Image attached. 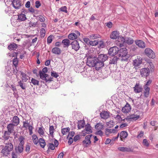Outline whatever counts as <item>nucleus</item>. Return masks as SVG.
Masks as SVG:
<instances>
[{"label":"nucleus","mask_w":158,"mask_h":158,"mask_svg":"<svg viewBox=\"0 0 158 158\" xmlns=\"http://www.w3.org/2000/svg\"><path fill=\"white\" fill-rule=\"evenodd\" d=\"M139 118V116L137 114H133L130 116L129 118H127L128 121L129 119H131L132 121H136Z\"/></svg>","instance_id":"33"},{"label":"nucleus","mask_w":158,"mask_h":158,"mask_svg":"<svg viewBox=\"0 0 158 158\" xmlns=\"http://www.w3.org/2000/svg\"><path fill=\"white\" fill-rule=\"evenodd\" d=\"M38 132L40 135H43L44 134V131L41 127L39 128L38 130Z\"/></svg>","instance_id":"60"},{"label":"nucleus","mask_w":158,"mask_h":158,"mask_svg":"<svg viewBox=\"0 0 158 158\" xmlns=\"http://www.w3.org/2000/svg\"><path fill=\"white\" fill-rule=\"evenodd\" d=\"M144 96L145 98L148 97L150 93V88L149 86H144Z\"/></svg>","instance_id":"23"},{"label":"nucleus","mask_w":158,"mask_h":158,"mask_svg":"<svg viewBox=\"0 0 158 158\" xmlns=\"http://www.w3.org/2000/svg\"><path fill=\"white\" fill-rule=\"evenodd\" d=\"M143 144L144 146L146 147H148L149 145V143L146 139H144L143 140Z\"/></svg>","instance_id":"45"},{"label":"nucleus","mask_w":158,"mask_h":158,"mask_svg":"<svg viewBox=\"0 0 158 158\" xmlns=\"http://www.w3.org/2000/svg\"><path fill=\"white\" fill-rule=\"evenodd\" d=\"M119 33L117 31H113L110 35V37L113 40H116L119 36Z\"/></svg>","instance_id":"19"},{"label":"nucleus","mask_w":158,"mask_h":158,"mask_svg":"<svg viewBox=\"0 0 158 158\" xmlns=\"http://www.w3.org/2000/svg\"><path fill=\"white\" fill-rule=\"evenodd\" d=\"M118 58L117 57L114 56L113 57L110 61V64H115L117 63V61Z\"/></svg>","instance_id":"40"},{"label":"nucleus","mask_w":158,"mask_h":158,"mask_svg":"<svg viewBox=\"0 0 158 158\" xmlns=\"http://www.w3.org/2000/svg\"><path fill=\"white\" fill-rule=\"evenodd\" d=\"M97 60V58L94 57L92 55H89L87 56V64L90 67H94Z\"/></svg>","instance_id":"4"},{"label":"nucleus","mask_w":158,"mask_h":158,"mask_svg":"<svg viewBox=\"0 0 158 158\" xmlns=\"http://www.w3.org/2000/svg\"><path fill=\"white\" fill-rule=\"evenodd\" d=\"M89 44L91 45L95 46L98 45V42L96 40H94V41H90L89 42Z\"/></svg>","instance_id":"49"},{"label":"nucleus","mask_w":158,"mask_h":158,"mask_svg":"<svg viewBox=\"0 0 158 158\" xmlns=\"http://www.w3.org/2000/svg\"><path fill=\"white\" fill-rule=\"evenodd\" d=\"M39 142L42 148H44L45 146V145L46 143L44 139L41 138H40L39 140Z\"/></svg>","instance_id":"38"},{"label":"nucleus","mask_w":158,"mask_h":158,"mask_svg":"<svg viewBox=\"0 0 158 158\" xmlns=\"http://www.w3.org/2000/svg\"><path fill=\"white\" fill-rule=\"evenodd\" d=\"M100 36V35L97 34H92L89 35V38L91 39H94L99 38Z\"/></svg>","instance_id":"44"},{"label":"nucleus","mask_w":158,"mask_h":158,"mask_svg":"<svg viewBox=\"0 0 158 158\" xmlns=\"http://www.w3.org/2000/svg\"><path fill=\"white\" fill-rule=\"evenodd\" d=\"M134 91L135 93H141L142 91L143 88L142 86L139 83H137L135 86L133 88Z\"/></svg>","instance_id":"13"},{"label":"nucleus","mask_w":158,"mask_h":158,"mask_svg":"<svg viewBox=\"0 0 158 158\" xmlns=\"http://www.w3.org/2000/svg\"><path fill=\"white\" fill-rule=\"evenodd\" d=\"M36 19L41 22H44L45 21V19L44 17L41 15H39L37 16Z\"/></svg>","instance_id":"50"},{"label":"nucleus","mask_w":158,"mask_h":158,"mask_svg":"<svg viewBox=\"0 0 158 158\" xmlns=\"http://www.w3.org/2000/svg\"><path fill=\"white\" fill-rule=\"evenodd\" d=\"M12 158H17V155L14 152H12Z\"/></svg>","instance_id":"64"},{"label":"nucleus","mask_w":158,"mask_h":158,"mask_svg":"<svg viewBox=\"0 0 158 158\" xmlns=\"http://www.w3.org/2000/svg\"><path fill=\"white\" fill-rule=\"evenodd\" d=\"M13 64L15 65V67H16L17 65L18 64V60L17 58H14L13 60Z\"/></svg>","instance_id":"51"},{"label":"nucleus","mask_w":158,"mask_h":158,"mask_svg":"<svg viewBox=\"0 0 158 158\" xmlns=\"http://www.w3.org/2000/svg\"><path fill=\"white\" fill-rule=\"evenodd\" d=\"M67 9V7L64 6L60 8L58 10V11L59 12H62L67 13L68 12Z\"/></svg>","instance_id":"39"},{"label":"nucleus","mask_w":158,"mask_h":158,"mask_svg":"<svg viewBox=\"0 0 158 158\" xmlns=\"http://www.w3.org/2000/svg\"><path fill=\"white\" fill-rule=\"evenodd\" d=\"M41 4L40 2L39 1H36L35 2V7L38 8L40 6Z\"/></svg>","instance_id":"58"},{"label":"nucleus","mask_w":158,"mask_h":158,"mask_svg":"<svg viewBox=\"0 0 158 158\" xmlns=\"http://www.w3.org/2000/svg\"><path fill=\"white\" fill-rule=\"evenodd\" d=\"M142 58L140 56H137L133 61L132 64L134 66V68L136 69L137 67L139 66L142 64Z\"/></svg>","instance_id":"6"},{"label":"nucleus","mask_w":158,"mask_h":158,"mask_svg":"<svg viewBox=\"0 0 158 158\" xmlns=\"http://www.w3.org/2000/svg\"><path fill=\"white\" fill-rule=\"evenodd\" d=\"M72 46V48L76 51L78 50L80 47L79 43L77 40L73 41L71 44Z\"/></svg>","instance_id":"14"},{"label":"nucleus","mask_w":158,"mask_h":158,"mask_svg":"<svg viewBox=\"0 0 158 158\" xmlns=\"http://www.w3.org/2000/svg\"><path fill=\"white\" fill-rule=\"evenodd\" d=\"M45 31L44 28H42L41 29L40 31V33L41 37H44L45 35Z\"/></svg>","instance_id":"52"},{"label":"nucleus","mask_w":158,"mask_h":158,"mask_svg":"<svg viewBox=\"0 0 158 158\" xmlns=\"http://www.w3.org/2000/svg\"><path fill=\"white\" fill-rule=\"evenodd\" d=\"M24 138L22 136H21L19 138V141L20 142L19 143L18 147H16L15 148V150L17 152L19 153H22L23 150V145L24 144Z\"/></svg>","instance_id":"5"},{"label":"nucleus","mask_w":158,"mask_h":158,"mask_svg":"<svg viewBox=\"0 0 158 158\" xmlns=\"http://www.w3.org/2000/svg\"><path fill=\"white\" fill-rule=\"evenodd\" d=\"M18 86H19L23 90L26 89V85L25 84H23V81L20 80L18 82Z\"/></svg>","instance_id":"41"},{"label":"nucleus","mask_w":158,"mask_h":158,"mask_svg":"<svg viewBox=\"0 0 158 158\" xmlns=\"http://www.w3.org/2000/svg\"><path fill=\"white\" fill-rule=\"evenodd\" d=\"M70 131L69 127L63 128L61 129V132L63 135H66Z\"/></svg>","instance_id":"42"},{"label":"nucleus","mask_w":158,"mask_h":158,"mask_svg":"<svg viewBox=\"0 0 158 158\" xmlns=\"http://www.w3.org/2000/svg\"><path fill=\"white\" fill-rule=\"evenodd\" d=\"M107 58L106 55L101 54L98 56L97 58V60L103 63L107 59Z\"/></svg>","instance_id":"22"},{"label":"nucleus","mask_w":158,"mask_h":158,"mask_svg":"<svg viewBox=\"0 0 158 158\" xmlns=\"http://www.w3.org/2000/svg\"><path fill=\"white\" fill-rule=\"evenodd\" d=\"M104 127V124L100 122L98 123L95 126V128L96 130H103Z\"/></svg>","instance_id":"26"},{"label":"nucleus","mask_w":158,"mask_h":158,"mask_svg":"<svg viewBox=\"0 0 158 158\" xmlns=\"http://www.w3.org/2000/svg\"><path fill=\"white\" fill-rule=\"evenodd\" d=\"M52 52L54 54L59 55L61 53V51L60 48L55 47L52 49Z\"/></svg>","instance_id":"31"},{"label":"nucleus","mask_w":158,"mask_h":158,"mask_svg":"<svg viewBox=\"0 0 158 158\" xmlns=\"http://www.w3.org/2000/svg\"><path fill=\"white\" fill-rule=\"evenodd\" d=\"M51 76L55 78H57L58 76V75L56 72L53 71L51 72Z\"/></svg>","instance_id":"55"},{"label":"nucleus","mask_w":158,"mask_h":158,"mask_svg":"<svg viewBox=\"0 0 158 158\" xmlns=\"http://www.w3.org/2000/svg\"><path fill=\"white\" fill-rule=\"evenodd\" d=\"M118 48L116 46H114L110 48L108 51L109 54L112 56L116 55L119 51Z\"/></svg>","instance_id":"11"},{"label":"nucleus","mask_w":158,"mask_h":158,"mask_svg":"<svg viewBox=\"0 0 158 158\" xmlns=\"http://www.w3.org/2000/svg\"><path fill=\"white\" fill-rule=\"evenodd\" d=\"M12 123L15 126L18 125L19 123V119L17 116H15L11 120Z\"/></svg>","instance_id":"24"},{"label":"nucleus","mask_w":158,"mask_h":158,"mask_svg":"<svg viewBox=\"0 0 158 158\" xmlns=\"http://www.w3.org/2000/svg\"><path fill=\"white\" fill-rule=\"evenodd\" d=\"M91 135H88L86 136L85 139L82 141V144L85 147H88L91 144L90 138Z\"/></svg>","instance_id":"10"},{"label":"nucleus","mask_w":158,"mask_h":158,"mask_svg":"<svg viewBox=\"0 0 158 158\" xmlns=\"http://www.w3.org/2000/svg\"><path fill=\"white\" fill-rule=\"evenodd\" d=\"M85 126V123L82 121H81L79 123L78 125V128L80 129L84 127Z\"/></svg>","instance_id":"48"},{"label":"nucleus","mask_w":158,"mask_h":158,"mask_svg":"<svg viewBox=\"0 0 158 158\" xmlns=\"http://www.w3.org/2000/svg\"><path fill=\"white\" fill-rule=\"evenodd\" d=\"M131 107L130 104L127 103L126 105L123 107L122 111L124 113H127L130 111Z\"/></svg>","instance_id":"17"},{"label":"nucleus","mask_w":158,"mask_h":158,"mask_svg":"<svg viewBox=\"0 0 158 158\" xmlns=\"http://www.w3.org/2000/svg\"><path fill=\"white\" fill-rule=\"evenodd\" d=\"M118 149L119 151L123 152H131L133 151L130 148L121 147L118 148Z\"/></svg>","instance_id":"25"},{"label":"nucleus","mask_w":158,"mask_h":158,"mask_svg":"<svg viewBox=\"0 0 158 158\" xmlns=\"http://www.w3.org/2000/svg\"><path fill=\"white\" fill-rule=\"evenodd\" d=\"M74 134L75 133L74 131H71L70 132H69V133L67 138L69 137H71V138H72V137L74 136Z\"/></svg>","instance_id":"62"},{"label":"nucleus","mask_w":158,"mask_h":158,"mask_svg":"<svg viewBox=\"0 0 158 158\" xmlns=\"http://www.w3.org/2000/svg\"><path fill=\"white\" fill-rule=\"evenodd\" d=\"M125 42V39L122 36H119L118 38L117 44L120 47H122L124 43Z\"/></svg>","instance_id":"16"},{"label":"nucleus","mask_w":158,"mask_h":158,"mask_svg":"<svg viewBox=\"0 0 158 158\" xmlns=\"http://www.w3.org/2000/svg\"><path fill=\"white\" fill-rule=\"evenodd\" d=\"M134 42V40L133 39L127 37L125 39V43L128 44H132Z\"/></svg>","instance_id":"37"},{"label":"nucleus","mask_w":158,"mask_h":158,"mask_svg":"<svg viewBox=\"0 0 158 158\" xmlns=\"http://www.w3.org/2000/svg\"><path fill=\"white\" fill-rule=\"evenodd\" d=\"M84 131L87 134H90L92 132L91 127L89 124H87L85 127Z\"/></svg>","instance_id":"29"},{"label":"nucleus","mask_w":158,"mask_h":158,"mask_svg":"<svg viewBox=\"0 0 158 158\" xmlns=\"http://www.w3.org/2000/svg\"><path fill=\"white\" fill-rule=\"evenodd\" d=\"M23 127L27 129V128L30 125H29V123L28 122V121H23Z\"/></svg>","instance_id":"47"},{"label":"nucleus","mask_w":158,"mask_h":158,"mask_svg":"<svg viewBox=\"0 0 158 158\" xmlns=\"http://www.w3.org/2000/svg\"><path fill=\"white\" fill-rule=\"evenodd\" d=\"M21 75L22 76V80L23 81L26 82L28 80L29 77L26 74L23 73H21Z\"/></svg>","instance_id":"36"},{"label":"nucleus","mask_w":158,"mask_h":158,"mask_svg":"<svg viewBox=\"0 0 158 158\" xmlns=\"http://www.w3.org/2000/svg\"><path fill=\"white\" fill-rule=\"evenodd\" d=\"M12 4L13 7L16 9H19L21 8L23 5L20 0H13Z\"/></svg>","instance_id":"9"},{"label":"nucleus","mask_w":158,"mask_h":158,"mask_svg":"<svg viewBox=\"0 0 158 158\" xmlns=\"http://www.w3.org/2000/svg\"><path fill=\"white\" fill-rule=\"evenodd\" d=\"M75 33H72L70 34L68 36V38L72 40L76 39L77 37L80 35V32L78 31L75 30L74 31Z\"/></svg>","instance_id":"7"},{"label":"nucleus","mask_w":158,"mask_h":158,"mask_svg":"<svg viewBox=\"0 0 158 158\" xmlns=\"http://www.w3.org/2000/svg\"><path fill=\"white\" fill-rule=\"evenodd\" d=\"M6 145L2 148L1 153L3 156H7L10 154V152L13 148L12 144L11 143H5Z\"/></svg>","instance_id":"2"},{"label":"nucleus","mask_w":158,"mask_h":158,"mask_svg":"<svg viewBox=\"0 0 158 158\" xmlns=\"http://www.w3.org/2000/svg\"><path fill=\"white\" fill-rule=\"evenodd\" d=\"M127 136V132L125 131H121L120 134V138L122 141H123Z\"/></svg>","instance_id":"27"},{"label":"nucleus","mask_w":158,"mask_h":158,"mask_svg":"<svg viewBox=\"0 0 158 158\" xmlns=\"http://www.w3.org/2000/svg\"><path fill=\"white\" fill-rule=\"evenodd\" d=\"M31 83L35 85H38L39 81L34 78H32L31 80Z\"/></svg>","instance_id":"43"},{"label":"nucleus","mask_w":158,"mask_h":158,"mask_svg":"<svg viewBox=\"0 0 158 158\" xmlns=\"http://www.w3.org/2000/svg\"><path fill=\"white\" fill-rule=\"evenodd\" d=\"M104 66V63L97 60L96 62L95 63V67L96 70H98Z\"/></svg>","instance_id":"20"},{"label":"nucleus","mask_w":158,"mask_h":158,"mask_svg":"<svg viewBox=\"0 0 158 158\" xmlns=\"http://www.w3.org/2000/svg\"><path fill=\"white\" fill-rule=\"evenodd\" d=\"M27 18L26 15L23 14H21L18 15V18L17 20L19 22L23 21L25 20Z\"/></svg>","instance_id":"30"},{"label":"nucleus","mask_w":158,"mask_h":158,"mask_svg":"<svg viewBox=\"0 0 158 158\" xmlns=\"http://www.w3.org/2000/svg\"><path fill=\"white\" fill-rule=\"evenodd\" d=\"M47 67H45L42 69V71L40 70L39 71V76L40 78L44 81H45L46 82L49 81V78L48 74L46 73L48 72Z\"/></svg>","instance_id":"3"},{"label":"nucleus","mask_w":158,"mask_h":158,"mask_svg":"<svg viewBox=\"0 0 158 158\" xmlns=\"http://www.w3.org/2000/svg\"><path fill=\"white\" fill-rule=\"evenodd\" d=\"M62 43L63 44L64 48L68 47L70 44V41L68 39H65L62 40Z\"/></svg>","instance_id":"28"},{"label":"nucleus","mask_w":158,"mask_h":158,"mask_svg":"<svg viewBox=\"0 0 158 158\" xmlns=\"http://www.w3.org/2000/svg\"><path fill=\"white\" fill-rule=\"evenodd\" d=\"M135 42L136 44L139 48H144L145 47V43L141 40H136L135 41Z\"/></svg>","instance_id":"21"},{"label":"nucleus","mask_w":158,"mask_h":158,"mask_svg":"<svg viewBox=\"0 0 158 158\" xmlns=\"http://www.w3.org/2000/svg\"><path fill=\"white\" fill-rule=\"evenodd\" d=\"M28 129H29V131L30 134V135H31L33 133L32 132V130L33 128V127L31 125H30L28 127Z\"/></svg>","instance_id":"57"},{"label":"nucleus","mask_w":158,"mask_h":158,"mask_svg":"<svg viewBox=\"0 0 158 158\" xmlns=\"http://www.w3.org/2000/svg\"><path fill=\"white\" fill-rule=\"evenodd\" d=\"M80 139V137L79 135H77L74 136V139H73V140L74 141L76 142L77 140H79Z\"/></svg>","instance_id":"63"},{"label":"nucleus","mask_w":158,"mask_h":158,"mask_svg":"<svg viewBox=\"0 0 158 158\" xmlns=\"http://www.w3.org/2000/svg\"><path fill=\"white\" fill-rule=\"evenodd\" d=\"M54 130V127L52 126H50V135H52V137L53 136L52 135Z\"/></svg>","instance_id":"59"},{"label":"nucleus","mask_w":158,"mask_h":158,"mask_svg":"<svg viewBox=\"0 0 158 158\" xmlns=\"http://www.w3.org/2000/svg\"><path fill=\"white\" fill-rule=\"evenodd\" d=\"M100 115L102 118L106 119L110 117V113L106 111H103L100 113Z\"/></svg>","instance_id":"18"},{"label":"nucleus","mask_w":158,"mask_h":158,"mask_svg":"<svg viewBox=\"0 0 158 158\" xmlns=\"http://www.w3.org/2000/svg\"><path fill=\"white\" fill-rule=\"evenodd\" d=\"M146 55L150 58L153 59L155 57V55L153 51L150 48H147L144 51Z\"/></svg>","instance_id":"8"},{"label":"nucleus","mask_w":158,"mask_h":158,"mask_svg":"<svg viewBox=\"0 0 158 158\" xmlns=\"http://www.w3.org/2000/svg\"><path fill=\"white\" fill-rule=\"evenodd\" d=\"M54 145L52 143H50V149H51L52 150H54L55 147H57L59 144L58 141L56 139H54Z\"/></svg>","instance_id":"32"},{"label":"nucleus","mask_w":158,"mask_h":158,"mask_svg":"<svg viewBox=\"0 0 158 158\" xmlns=\"http://www.w3.org/2000/svg\"><path fill=\"white\" fill-rule=\"evenodd\" d=\"M30 146L29 143H27L26 146L25 151L27 152H28L30 151Z\"/></svg>","instance_id":"54"},{"label":"nucleus","mask_w":158,"mask_h":158,"mask_svg":"<svg viewBox=\"0 0 158 158\" xmlns=\"http://www.w3.org/2000/svg\"><path fill=\"white\" fill-rule=\"evenodd\" d=\"M111 129L108 128H106V129L105 134L107 135H108L110 134L111 133Z\"/></svg>","instance_id":"56"},{"label":"nucleus","mask_w":158,"mask_h":158,"mask_svg":"<svg viewBox=\"0 0 158 158\" xmlns=\"http://www.w3.org/2000/svg\"><path fill=\"white\" fill-rule=\"evenodd\" d=\"M16 126L13 123L9 124L7 127V131H5L4 135L3 136V140L5 141L7 140L9 137L11 133H13L14 135L15 134V132L14 130V127Z\"/></svg>","instance_id":"1"},{"label":"nucleus","mask_w":158,"mask_h":158,"mask_svg":"<svg viewBox=\"0 0 158 158\" xmlns=\"http://www.w3.org/2000/svg\"><path fill=\"white\" fill-rule=\"evenodd\" d=\"M150 70L148 68H142L140 70V74L142 77H146L148 76L150 73Z\"/></svg>","instance_id":"12"},{"label":"nucleus","mask_w":158,"mask_h":158,"mask_svg":"<svg viewBox=\"0 0 158 158\" xmlns=\"http://www.w3.org/2000/svg\"><path fill=\"white\" fill-rule=\"evenodd\" d=\"M144 134V132L143 131H141L140 133L137 136V137L138 138H140L142 137Z\"/></svg>","instance_id":"61"},{"label":"nucleus","mask_w":158,"mask_h":158,"mask_svg":"<svg viewBox=\"0 0 158 158\" xmlns=\"http://www.w3.org/2000/svg\"><path fill=\"white\" fill-rule=\"evenodd\" d=\"M17 47V44L13 43L10 44L8 47V48L9 50H15Z\"/></svg>","instance_id":"34"},{"label":"nucleus","mask_w":158,"mask_h":158,"mask_svg":"<svg viewBox=\"0 0 158 158\" xmlns=\"http://www.w3.org/2000/svg\"><path fill=\"white\" fill-rule=\"evenodd\" d=\"M97 131L95 132V134L96 135H98L102 136L103 134V132L102 130H97Z\"/></svg>","instance_id":"53"},{"label":"nucleus","mask_w":158,"mask_h":158,"mask_svg":"<svg viewBox=\"0 0 158 158\" xmlns=\"http://www.w3.org/2000/svg\"><path fill=\"white\" fill-rule=\"evenodd\" d=\"M115 119L117 120L118 122H120L121 121H125V120L127 121L128 119L127 118H125L124 119H122L121 116L119 115H117L116 117H114Z\"/></svg>","instance_id":"35"},{"label":"nucleus","mask_w":158,"mask_h":158,"mask_svg":"<svg viewBox=\"0 0 158 158\" xmlns=\"http://www.w3.org/2000/svg\"><path fill=\"white\" fill-rule=\"evenodd\" d=\"M118 52H119V57L123 58L126 57L127 56V49L126 48L120 49Z\"/></svg>","instance_id":"15"},{"label":"nucleus","mask_w":158,"mask_h":158,"mask_svg":"<svg viewBox=\"0 0 158 158\" xmlns=\"http://www.w3.org/2000/svg\"><path fill=\"white\" fill-rule=\"evenodd\" d=\"M106 124L107 127L108 128H111L113 127L114 125V123L112 121H110L107 123Z\"/></svg>","instance_id":"46"}]
</instances>
